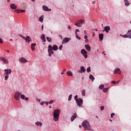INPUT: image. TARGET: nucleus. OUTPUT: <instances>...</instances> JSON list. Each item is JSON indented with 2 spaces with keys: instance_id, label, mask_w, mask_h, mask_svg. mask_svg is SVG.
<instances>
[{
  "instance_id": "obj_1",
  "label": "nucleus",
  "mask_w": 131,
  "mask_h": 131,
  "mask_svg": "<svg viewBox=\"0 0 131 131\" xmlns=\"http://www.w3.org/2000/svg\"><path fill=\"white\" fill-rule=\"evenodd\" d=\"M60 110H55L53 113V120L58 121L59 120V116L60 115Z\"/></svg>"
},
{
  "instance_id": "obj_2",
  "label": "nucleus",
  "mask_w": 131,
  "mask_h": 131,
  "mask_svg": "<svg viewBox=\"0 0 131 131\" xmlns=\"http://www.w3.org/2000/svg\"><path fill=\"white\" fill-rule=\"evenodd\" d=\"M82 125L84 127L85 130H92L91 128V125H90V122L86 120H84L82 123Z\"/></svg>"
},
{
  "instance_id": "obj_3",
  "label": "nucleus",
  "mask_w": 131,
  "mask_h": 131,
  "mask_svg": "<svg viewBox=\"0 0 131 131\" xmlns=\"http://www.w3.org/2000/svg\"><path fill=\"white\" fill-rule=\"evenodd\" d=\"M4 71H5L4 73V75H5V79L7 80L9 78V74L12 73V70L11 69H5Z\"/></svg>"
},
{
  "instance_id": "obj_4",
  "label": "nucleus",
  "mask_w": 131,
  "mask_h": 131,
  "mask_svg": "<svg viewBox=\"0 0 131 131\" xmlns=\"http://www.w3.org/2000/svg\"><path fill=\"white\" fill-rule=\"evenodd\" d=\"M84 23H85V21L84 20L80 19L75 24V25L77 27H81L82 26L81 24H84Z\"/></svg>"
},
{
  "instance_id": "obj_5",
  "label": "nucleus",
  "mask_w": 131,
  "mask_h": 131,
  "mask_svg": "<svg viewBox=\"0 0 131 131\" xmlns=\"http://www.w3.org/2000/svg\"><path fill=\"white\" fill-rule=\"evenodd\" d=\"M53 51V50L52 49V46L49 45L48 46V53H49V57H51L52 55H53V54H54V51Z\"/></svg>"
},
{
  "instance_id": "obj_6",
  "label": "nucleus",
  "mask_w": 131,
  "mask_h": 131,
  "mask_svg": "<svg viewBox=\"0 0 131 131\" xmlns=\"http://www.w3.org/2000/svg\"><path fill=\"white\" fill-rule=\"evenodd\" d=\"M76 102L77 103V104L79 107H82L81 105H82V103L83 102V100L81 98H79L78 100H76Z\"/></svg>"
},
{
  "instance_id": "obj_7",
  "label": "nucleus",
  "mask_w": 131,
  "mask_h": 131,
  "mask_svg": "<svg viewBox=\"0 0 131 131\" xmlns=\"http://www.w3.org/2000/svg\"><path fill=\"white\" fill-rule=\"evenodd\" d=\"M21 95V93L19 92H16L14 94V98L16 101H19L20 100V96Z\"/></svg>"
},
{
  "instance_id": "obj_8",
  "label": "nucleus",
  "mask_w": 131,
  "mask_h": 131,
  "mask_svg": "<svg viewBox=\"0 0 131 131\" xmlns=\"http://www.w3.org/2000/svg\"><path fill=\"white\" fill-rule=\"evenodd\" d=\"M124 38H131V30L128 31L127 34L123 36Z\"/></svg>"
},
{
  "instance_id": "obj_9",
  "label": "nucleus",
  "mask_w": 131,
  "mask_h": 131,
  "mask_svg": "<svg viewBox=\"0 0 131 131\" xmlns=\"http://www.w3.org/2000/svg\"><path fill=\"white\" fill-rule=\"evenodd\" d=\"M81 53L82 55L84 57L85 59H86L88 58V52L85 50V49H82L81 50Z\"/></svg>"
},
{
  "instance_id": "obj_10",
  "label": "nucleus",
  "mask_w": 131,
  "mask_h": 131,
  "mask_svg": "<svg viewBox=\"0 0 131 131\" xmlns=\"http://www.w3.org/2000/svg\"><path fill=\"white\" fill-rule=\"evenodd\" d=\"M114 74H121V71L119 68H116L114 72Z\"/></svg>"
},
{
  "instance_id": "obj_11",
  "label": "nucleus",
  "mask_w": 131,
  "mask_h": 131,
  "mask_svg": "<svg viewBox=\"0 0 131 131\" xmlns=\"http://www.w3.org/2000/svg\"><path fill=\"white\" fill-rule=\"evenodd\" d=\"M1 60L2 61H3V62L5 63V64H8L9 63V61H8V60L7 59V58H6L4 57H0V61Z\"/></svg>"
},
{
  "instance_id": "obj_12",
  "label": "nucleus",
  "mask_w": 131,
  "mask_h": 131,
  "mask_svg": "<svg viewBox=\"0 0 131 131\" xmlns=\"http://www.w3.org/2000/svg\"><path fill=\"white\" fill-rule=\"evenodd\" d=\"M69 40H70L69 38L66 37L64 38L62 41V45H64V43H67V42H69Z\"/></svg>"
},
{
  "instance_id": "obj_13",
  "label": "nucleus",
  "mask_w": 131,
  "mask_h": 131,
  "mask_svg": "<svg viewBox=\"0 0 131 131\" xmlns=\"http://www.w3.org/2000/svg\"><path fill=\"white\" fill-rule=\"evenodd\" d=\"M104 30L105 32H106V33H108L109 31H110V30H111V29L110 28V26H105L104 27Z\"/></svg>"
},
{
  "instance_id": "obj_14",
  "label": "nucleus",
  "mask_w": 131,
  "mask_h": 131,
  "mask_svg": "<svg viewBox=\"0 0 131 131\" xmlns=\"http://www.w3.org/2000/svg\"><path fill=\"white\" fill-rule=\"evenodd\" d=\"M78 73H84L85 72V69L84 68V67H81L80 70L77 72Z\"/></svg>"
},
{
  "instance_id": "obj_15",
  "label": "nucleus",
  "mask_w": 131,
  "mask_h": 131,
  "mask_svg": "<svg viewBox=\"0 0 131 131\" xmlns=\"http://www.w3.org/2000/svg\"><path fill=\"white\" fill-rule=\"evenodd\" d=\"M24 39H25L26 41L27 42H28V43H29V42H30V41H31V38H30V37L27 36L26 37H24Z\"/></svg>"
},
{
  "instance_id": "obj_16",
  "label": "nucleus",
  "mask_w": 131,
  "mask_h": 131,
  "mask_svg": "<svg viewBox=\"0 0 131 131\" xmlns=\"http://www.w3.org/2000/svg\"><path fill=\"white\" fill-rule=\"evenodd\" d=\"M19 62H21V63H26V62H27V60L24 57L19 58Z\"/></svg>"
},
{
  "instance_id": "obj_17",
  "label": "nucleus",
  "mask_w": 131,
  "mask_h": 131,
  "mask_svg": "<svg viewBox=\"0 0 131 131\" xmlns=\"http://www.w3.org/2000/svg\"><path fill=\"white\" fill-rule=\"evenodd\" d=\"M76 117H77V114H76V113H75L74 114V115L72 116L71 118V121H73L74 120V119L75 118H76Z\"/></svg>"
},
{
  "instance_id": "obj_18",
  "label": "nucleus",
  "mask_w": 131,
  "mask_h": 131,
  "mask_svg": "<svg viewBox=\"0 0 131 131\" xmlns=\"http://www.w3.org/2000/svg\"><path fill=\"white\" fill-rule=\"evenodd\" d=\"M41 40H43V42H46L47 40H46V36L45 34H42L40 37Z\"/></svg>"
},
{
  "instance_id": "obj_19",
  "label": "nucleus",
  "mask_w": 131,
  "mask_h": 131,
  "mask_svg": "<svg viewBox=\"0 0 131 131\" xmlns=\"http://www.w3.org/2000/svg\"><path fill=\"white\" fill-rule=\"evenodd\" d=\"M85 48L86 50L87 51H88V52H91V46H90V45H85Z\"/></svg>"
},
{
  "instance_id": "obj_20",
  "label": "nucleus",
  "mask_w": 131,
  "mask_h": 131,
  "mask_svg": "<svg viewBox=\"0 0 131 131\" xmlns=\"http://www.w3.org/2000/svg\"><path fill=\"white\" fill-rule=\"evenodd\" d=\"M10 8H11L12 10H15V9H17V5L12 4L10 5Z\"/></svg>"
},
{
  "instance_id": "obj_21",
  "label": "nucleus",
  "mask_w": 131,
  "mask_h": 131,
  "mask_svg": "<svg viewBox=\"0 0 131 131\" xmlns=\"http://www.w3.org/2000/svg\"><path fill=\"white\" fill-rule=\"evenodd\" d=\"M99 38L100 41H102V40L104 38V34H99Z\"/></svg>"
},
{
  "instance_id": "obj_22",
  "label": "nucleus",
  "mask_w": 131,
  "mask_h": 131,
  "mask_svg": "<svg viewBox=\"0 0 131 131\" xmlns=\"http://www.w3.org/2000/svg\"><path fill=\"white\" fill-rule=\"evenodd\" d=\"M42 9L43 11H47L48 12H49V11H51V9H49V8L46 6H43Z\"/></svg>"
},
{
  "instance_id": "obj_23",
  "label": "nucleus",
  "mask_w": 131,
  "mask_h": 131,
  "mask_svg": "<svg viewBox=\"0 0 131 131\" xmlns=\"http://www.w3.org/2000/svg\"><path fill=\"white\" fill-rule=\"evenodd\" d=\"M58 46L56 45H53V47H52V50L53 51H58Z\"/></svg>"
},
{
  "instance_id": "obj_24",
  "label": "nucleus",
  "mask_w": 131,
  "mask_h": 131,
  "mask_svg": "<svg viewBox=\"0 0 131 131\" xmlns=\"http://www.w3.org/2000/svg\"><path fill=\"white\" fill-rule=\"evenodd\" d=\"M36 46V43H32V45H31L32 51H35V48H34V47H35Z\"/></svg>"
},
{
  "instance_id": "obj_25",
  "label": "nucleus",
  "mask_w": 131,
  "mask_h": 131,
  "mask_svg": "<svg viewBox=\"0 0 131 131\" xmlns=\"http://www.w3.org/2000/svg\"><path fill=\"white\" fill-rule=\"evenodd\" d=\"M36 125H37V126H42V123L40 122H37L35 123Z\"/></svg>"
},
{
  "instance_id": "obj_26",
  "label": "nucleus",
  "mask_w": 131,
  "mask_h": 131,
  "mask_svg": "<svg viewBox=\"0 0 131 131\" xmlns=\"http://www.w3.org/2000/svg\"><path fill=\"white\" fill-rule=\"evenodd\" d=\"M125 3V6H126V7H128L129 6V2L127 0H124Z\"/></svg>"
},
{
  "instance_id": "obj_27",
  "label": "nucleus",
  "mask_w": 131,
  "mask_h": 131,
  "mask_svg": "<svg viewBox=\"0 0 131 131\" xmlns=\"http://www.w3.org/2000/svg\"><path fill=\"white\" fill-rule=\"evenodd\" d=\"M89 78L91 79L92 81H94V80H95V77H94V76H93L92 75H90Z\"/></svg>"
},
{
  "instance_id": "obj_28",
  "label": "nucleus",
  "mask_w": 131,
  "mask_h": 131,
  "mask_svg": "<svg viewBox=\"0 0 131 131\" xmlns=\"http://www.w3.org/2000/svg\"><path fill=\"white\" fill-rule=\"evenodd\" d=\"M67 74L68 76H72V72L71 71H68Z\"/></svg>"
},
{
  "instance_id": "obj_29",
  "label": "nucleus",
  "mask_w": 131,
  "mask_h": 131,
  "mask_svg": "<svg viewBox=\"0 0 131 131\" xmlns=\"http://www.w3.org/2000/svg\"><path fill=\"white\" fill-rule=\"evenodd\" d=\"M39 21H40V22H42L43 21V16H41L39 17Z\"/></svg>"
},
{
  "instance_id": "obj_30",
  "label": "nucleus",
  "mask_w": 131,
  "mask_h": 131,
  "mask_svg": "<svg viewBox=\"0 0 131 131\" xmlns=\"http://www.w3.org/2000/svg\"><path fill=\"white\" fill-rule=\"evenodd\" d=\"M76 35V38H77V39H78L79 40H80L81 39V38H80V37H79V36H78V35L77 34H75Z\"/></svg>"
},
{
  "instance_id": "obj_31",
  "label": "nucleus",
  "mask_w": 131,
  "mask_h": 131,
  "mask_svg": "<svg viewBox=\"0 0 131 131\" xmlns=\"http://www.w3.org/2000/svg\"><path fill=\"white\" fill-rule=\"evenodd\" d=\"M48 41H49V42H51V41H52V38L49 37H46Z\"/></svg>"
},
{
  "instance_id": "obj_32",
  "label": "nucleus",
  "mask_w": 131,
  "mask_h": 131,
  "mask_svg": "<svg viewBox=\"0 0 131 131\" xmlns=\"http://www.w3.org/2000/svg\"><path fill=\"white\" fill-rule=\"evenodd\" d=\"M81 93L82 96H85V90H83Z\"/></svg>"
},
{
  "instance_id": "obj_33",
  "label": "nucleus",
  "mask_w": 131,
  "mask_h": 131,
  "mask_svg": "<svg viewBox=\"0 0 131 131\" xmlns=\"http://www.w3.org/2000/svg\"><path fill=\"white\" fill-rule=\"evenodd\" d=\"M100 90H103V89H104V85L103 84H101L99 86Z\"/></svg>"
},
{
  "instance_id": "obj_34",
  "label": "nucleus",
  "mask_w": 131,
  "mask_h": 131,
  "mask_svg": "<svg viewBox=\"0 0 131 131\" xmlns=\"http://www.w3.org/2000/svg\"><path fill=\"white\" fill-rule=\"evenodd\" d=\"M72 99V94H71L69 96L68 101H70Z\"/></svg>"
},
{
  "instance_id": "obj_35",
  "label": "nucleus",
  "mask_w": 131,
  "mask_h": 131,
  "mask_svg": "<svg viewBox=\"0 0 131 131\" xmlns=\"http://www.w3.org/2000/svg\"><path fill=\"white\" fill-rule=\"evenodd\" d=\"M20 98H21V99H22V100H24V99H25V95H20Z\"/></svg>"
},
{
  "instance_id": "obj_36",
  "label": "nucleus",
  "mask_w": 131,
  "mask_h": 131,
  "mask_svg": "<svg viewBox=\"0 0 131 131\" xmlns=\"http://www.w3.org/2000/svg\"><path fill=\"white\" fill-rule=\"evenodd\" d=\"M107 91H108V88H104L103 90V92H104V93H107Z\"/></svg>"
},
{
  "instance_id": "obj_37",
  "label": "nucleus",
  "mask_w": 131,
  "mask_h": 131,
  "mask_svg": "<svg viewBox=\"0 0 131 131\" xmlns=\"http://www.w3.org/2000/svg\"><path fill=\"white\" fill-rule=\"evenodd\" d=\"M87 72H91V67H89L86 69Z\"/></svg>"
},
{
  "instance_id": "obj_38",
  "label": "nucleus",
  "mask_w": 131,
  "mask_h": 131,
  "mask_svg": "<svg viewBox=\"0 0 131 131\" xmlns=\"http://www.w3.org/2000/svg\"><path fill=\"white\" fill-rule=\"evenodd\" d=\"M15 12L17 13V14H19V13H21L20 10H15Z\"/></svg>"
},
{
  "instance_id": "obj_39",
  "label": "nucleus",
  "mask_w": 131,
  "mask_h": 131,
  "mask_svg": "<svg viewBox=\"0 0 131 131\" xmlns=\"http://www.w3.org/2000/svg\"><path fill=\"white\" fill-rule=\"evenodd\" d=\"M53 103H54V100H50V101L48 102L49 104H53Z\"/></svg>"
},
{
  "instance_id": "obj_40",
  "label": "nucleus",
  "mask_w": 131,
  "mask_h": 131,
  "mask_svg": "<svg viewBox=\"0 0 131 131\" xmlns=\"http://www.w3.org/2000/svg\"><path fill=\"white\" fill-rule=\"evenodd\" d=\"M63 48V45H60V46L59 47V49L60 50V51H61V50H62V49Z\"/></svg>"
},
{
  "instance_id": "obj_41",
  "label": "nucleus",
  "mask_w": 131,
  "mask_h": 131,
  "mask_svg": "<svg viewBox=\"0 0 131 131\" xmlns=\"http://www.w3.org/2000/svg\"><path fill=\"white\" fill-rule=\"evenodd\" d=\"M100 110L101 111H103V110H104V106H102L100 107Z\"/></svg>"
},
{
  "instance_id": "obj_42",
  "label": "nucleus",
  "mask_w": 131,
  "mask_h": 131,
  "mask_svg": "<svg viewBox=\"0 0 131 131\" xmlns=\"http://www.w3.org/2000/svg\"><path fill=\"white\" fill-rule=\"evenodd\" d=\"M78 32H79V30L76 29V30H75V34H77V33H78Z\"/></svg>"
},
{
  "instance_id": "obj_43",
  "label": "nucleus",
  "mask_w": 131,
  "mask_h": 131,
  "mask_svg": "<svg viewBox=\"0 0 131 131\" xmlns=\"http://www.w3.org/2000/svg\"><path fill=\"white\" fill-rule=\"evenodd\" d=\"M78 97V96H77V95H76L75 96V101H77V100H78V99H77Z\"/></svg>"
},
{
  "instance_id": "obj_44",
  "label": "nucleus",
  "mask_w": 131,
  "mask_h": 131,
  "mask_svg": "<svg viewBox=\"0 0 131 131\" xmlns=\"http://www.w3.org/2000/svg\"><path fill=\"white\" fill-rule=\"evenodd\" d=\"M4 41L3 40V39L0 38V43H3Z\"/></svg>"
},
{
  "instance_id": "obj_45",
  "label": "nucleus",
  "mask_w": 131,
  "mask_h": 131,
  "mask_svg": "<svg viewBox=\"0 0 131 131\" xmlns=\"http://www.w3.org/2000/svg\"><path fill=\"white\" fill-rule=\"evenodd\" d=\"M20 13H25V10H20Z\"/></svg>"
},
{
  "instance_id": "obj_46",
  "label": "nucleus",
  "mask_w": 131,
  "mask_h": 131,
  "mask_svg": "<svg viewBox=\"0 0 131 131\" xmlns=\"http://www.w3.org/2000/svg\"><path fill=\"white\" fill-rule=\"evenodd\" d=\"M84 42H86V43H88V42H89V40L88 39H85Z\"/></svg>"
},
{
  "instance_id": "obj_47",
  "label": "nucleus",
  "mask_w": 131,
  "mask_h": 131,
  "mask_svg": "<svg viewBox=\"0 0 131 131\" xmlns=\"http://www.w3.org/2000/svg\"><path fill=\"white\" fill-rule=\"evenodd\" d=\"M114 115H115V114H114V113H113L111 115V117H113V116H114Z\"/></svg>"
},
{
  "instance_id": "obj_48",
  "label": "nucleus",
  "mask_w": 131,
  "mask_h": 131,
  "mask_svg": "<svg viewBox=\"0 0 131 131\" xmlns=\"http://www.w3.org/2000/svg\"><path fill=\"white\" fill-rule=\"evenodd\" d=\"M84 39H88V35H85L84 37Z\"/></svg>"
},
{
  "instance_id": "obj_49",
  "label": "nucleus",
  "mask_w": 131,
  "mask_h": 131,
  "mask_svg": "<svg viewBox=\"0 0 131 131\" xmlns=\"http://www.w3.org/2000/svg\"><path fill=\"white\" fill-rule=\"evenodd\" d=\"M45 103L47 105H49V102L45 101Z\"/></svg>"
},
{
  "instance_id": "obj_50",
  "label": "nucleus",
  "mask_w": 131,
  "mask_h": 131,
  "mask_svg": "<svg viewBox=\"0 0 131 131\" xmlns=\"http://www.w3.org/2000/svg\"><path fill=\"white\" fill-rule=\"evenodd\" d=\"M59 37L61 38V39H63V37L61 35H59Z\"/></svg>"
},
{
  "instance_id": "obj_51",
  "label": "nucleus",
  "mask_w": 131,
  "mask_h": 131,
  "mask_svg": "<svg viewBox=\"0 0 131 131\" xmlns=\"http://www.w3.org/2000/svg\"><path fill=\"white\" fill-rule=\"evenodd\" d=\"M112 83H114V84L116 83V82L115 81H112Z\"/></svg>"
},
{
  "instance_id": "obj_52",
  "label": "nucleus",
  "mask_w": 131,
  "mask_h": 131,
  "mask_svg": "<svg viewBox=\"0 0 131 131\" xmlns=\"http://www.w3.org/2000/svg\"><path fill=\"white\" fill-rule=\"evenodd\" d=\"M43 104H45V101L43 102H40V105H42Z\"/></svg>"
},
{
  "instance_id": "obj_53",
  "label": "nucleus",
  "mask_w": 131,
  "mask_h": 131,
  "mask_svg": "<svg viewBox=\"0 0 131 131\" xmlns=\"http://www.w3.org/2000/svg\"><path fill=\"white\" fill-rule=\"evenodd\" d=\"M28 100H29L28 98L26 97V98H25V100H26V101H28Z\"/></svg>"
},
{
  "instance_id": "obj_54",
  "label": "nucleus",
  "mask_w": 131,
  "mask_h": 131,
  "mask_svg": "<svg viewBox=\"0 0 131 131\" xmlns=\"http://www.w3.org/2000/svg\"><path fill=\"white\" fill-rule=\"evenodd\" d=\"M42 30L43 31V25L41 26Z\"/></svg>"
},
{
  "instance_id": "obj_55",
  "label": "nucleus",
  "mask_w": 131,
  "mask_h": 131,
  "mask_svg": "<svg viewBox=\"0 0 131 131\" xmlns=\"http://www.w3.org/2000/svg\"><path fill=\"white\" fill-rule=\"evenodd\" d=\"M68 29H71V27H70V26H69Z\"/></svg>"
},
{
  "instance_id": "obj_56",
  "label": "nucleus",
  "mask_w": 131,
  "mask_h": 131,
  "mask_svg": "<svg viewBox=\"0 0 131 131\" xmlns=\"http://www.w3.org/2000/svg\"><path fill=\"white\" fill-rule=\"evenodd\" d=\"M63 72H65V71H66V69H63Z\"/></svg>"
},
{
  "instance_id": "obj_57",
  "label": "nucleus",
  "mask_w": 131,
  "mask_h": 131,
  "mask_svg": "<svg viewBox=\"0 0 131 131\" xmlns=\"http://www.w3.org/2000/svg\"><path fill=\"white\" fill-rule=\"evenodd\" d=\"M37 100L39 102H40V99H37Z\"/></svg>"
},
{
  "instance_id": "obj_58",
  "label": "nucleus",
  "mask_w": 131,
  "mask_h": 131,
  "mask_svg": "<svg viewBox=\"0 0 131 131\" xmlns=\"http://www.w3.org/2000/svg\"><path fill=\"white\" fill-rule=\"evenodd\" d=\"M84 34H86V31H84Z\"/></svg>"
},
{
  "instance_id": "obj_59",
  "label": "nucleus",
  "mask_w": 131,
  "mask_h": 131,
  "mask_svg": "<svg viewBox=\"0 0 131 131\" xmlns=\"http://www.w3.org/2000/svg\"><path fill=\"white\" fill-rule=\"evenodd\" d=\"M20 36H21V37H22V38H23V39H24V37H25L23 36V35H20Z\"/></svg>"
},
{
  "instance_id": "obj_60",
  "label": "nucleus",
  "mask_w": 131,
  "mask_h": 131,
  "mask_svg": "<svg viewBox=\"0 0 131 131\" xmlns=\"http://www.w3.org/2000/svg\"><path fill=\"white\" fill-rule=\"evenodd\" d=\"M6 52H7V53H10V51L9 50H6Z\"/></svg>"
},
{
  "instance_id": "obj_61",
  "label": "nucleus",
  "mask_w": 131,
  "mask_h": 131,
  "mask_svg": "<svg viewBox=\"0 0 131 131\" xmlns=\"http://www.w3.org/2000/svg\"><path fill=\"white\" fill-rule=\"evenodd\" d=\"M95 31H98V29H95Z\"/></svg>"
},
{
  "instance_id": "obj_62",
  "label": "nucleus",
  "mask_w": 131,
  "mask_h": 131,
  "mask_svg": "<svg viewBox=\"0 0 131 131\" xmlns=\"http://www.w3.org/2000/svg\"><path fill=\"white\" fill-rule=\"evenodd\" d=\"M61 75L64 74V72H61Z\"/></svg>"
},
{
  "instance_id": "obj_63",
  "label": "nucleus",
  "mask_w": 131,
  "mask_h": 131,
  "mask_svg": "<svg viewBox=\"0 0 131 131\" xmlns=\"http://www.w3.org/2000/svg\"><path fill=\"white\" fill-rule=\"evenodd\" d=\"M95 1L92 2V4H95Z\"/></svg>"
},
{
  "instance_id": "obj_64",
  "label": "nucleus",
  "mask_w": 131,
  "mask_h": 131,
  "mask_svg": "<svg viewBox=\"0 0 131 131\" xmlns=\"http://www.w3.org/2000/svg\"><path fill=\"white\" fill-rule=\"evenodd\" d=\"M94 36H95V34H93V37H94Z\"/></svg>"
}]
</instances>
